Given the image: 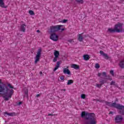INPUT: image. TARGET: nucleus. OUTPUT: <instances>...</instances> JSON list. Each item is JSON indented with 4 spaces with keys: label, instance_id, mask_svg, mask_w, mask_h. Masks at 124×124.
Here are the masks:
<instances>
[{
    "label": "nucleus",
    "instance_id": "1",
    "mask_svg": "<svg viewBox=\"0 0 124 124\" xmlns=\"http://www.w3.org/2000/svg\"><path fill=\"white\" fill-rule=\"evenodd\" d=\"M14 89V87L10 83L6 85L1 81V79H0V95L2 94V98H4V100L6 101H8L9 98H11L12 94H13V89Z\"/></svg>",
    "mask_w": 124,
    "mask_h": 124
},
{
    "label": "nucleus",
    "instance_id": "2",
    "mask_svg": "<svg viewBox=\"0 0 124 124\" xmlns=\"http://www.w3.org/2000/svg\"><path fill=\"white\" fill-rule=\"evenodd\" d=\"M81 117L84 119L85 124H96V118L94 113L82 111Z\"/></svg>",
    "mask_w": 124,
    "mask_h": 124
},
{
    "label": "nucleus",
    "instance_id": "3",
    "mask_svg": "<svg viewBox=\"0 0 124 124\" xmlns=\"http://www.w3.org/2000/svg\"><path fill=\"white\" fill-rule=\"evenodd\" d=\"M98 77H100L102 75V77H101V78L104 79H100V84H97L96 86L97 88H101L102 85H104L106 83H107L108 80H109V77L107 75V74L105 72H103L102 74L100 73H98Z\"/></svg>",
    "mask_w": 124,
    "mask_h": 124
},
{
    "label": "nucleus",
    "instance_id": "4",
    "mask_svg": "<svg viewBox=\"0 0 124 124\" xmlns=\"http://www.w3.org/2000/svg\"><path fill=\"white\" fill-rule=\"evenodd\" d=\"M124 26V24L118 23L115 25L114 29H109V32H124V29L123 26Z\"/></svg>",
    "mask_w": 124,
    "mask_h": 124
},
{
    "label": "nucleus",
    "instance_id": "5",
    "mask_svg": "<svg viewBox=\"0 0 124 124\" xmlns=\"http://www.w3.org/2000/svg\"><path fill=\"white\" fill-rule=\"evenodd\" d=\"M63 27V25H59L56 26H52L50 28V33H56L57 31L61 30V28Z\"/></svg>",
    "mask_w": 124,
    "mask_h": 124
},
{
    "label": "nucleus",
    "instance_id": "6",
    "mask_svg": "<svg viewBox=\"0 0 124 124\" xmlns=\"http://www.w3.org/2000/svg\"><path fill=\"white\" fill-rule=\"evenodd\" d=\"M41 52H42V49L40 48L37 51V54L35 57V63H37V62H39L40 60V57H41Z\"/></svg>",
    "mask_w": 124,
    "mask_h": 124
},
{
    "label": "nucleus",
    "instance_id": "7",
    "mask_svg": "<svg viewBox=\"0 0 124 124\" xmlns=\"http://www.w3.org/2000/svg\"><path fill=\"white\" fill-rule=\"evenodd\" d=\"M50 38L53 41H57L59 40V36L56 33H51Z\"/></svg>",
    "mask_w": 124,
    "mask_h": 124
},
{
    "label": "nucleus",
    "instance_id": "8",
    "mask_svg": "<svg viewBox=\"0 0 124 124\" xmlns=\"http://www.w3.org/2000/svg\"><path fill=\"white\" fill-rule=\"evenodd\" d=\"M111 106H112V107H115V108H117V109H119V110H122V109H124V106L116 103H112L111 104Z\"/></svg>",
    "mask_w": 124,
    "mask_h": 124
},
{
    "label": "nucleus",
    "instance_id": "9",
    "mask_svg": "<svg viewBox=\"0 0 124 124\" xmlns=\"http://www.w3.org/2000/svg\"><path fill=\"white\" fill-rule=\"evenodd\" d=\"M123 119L124 118H123V117H122V116L117 115L115 119V123H122V122H123Z\"/></svg>",
    "mask_w": 124,
    "mask_h": 124
},
{
    "label": "nucleus",
    "instance_id": "10",
    "mask_svg": "<svg viewBox=\"0 0 124 124\" xmlns=\"http://www.w3.org/2000/svg\"><path fill=\"white\" fill-rule=\"evenodd\" d=\"M100 55H101V56H102L104 59H105L106 60H108L109 59V56H108V55H107V54L104 53V52H103V51L102 50H100Z\"/></svg>",
    "mask_w": 124,
    "mask_h": 124
},
{
    "label": "nucleus",
    "instance_id": "11",
    "mask_svg": "<svg viewBox=\"0 0 124 124\" xmlns=\"http://www.w3.org/2000/svg\"><path fill=\"white\" fill-rule=\"evenodd\" d=\"M63 72L64 74H68V75H70L71 74L70 71L69 70V69L66 68H64L63 69Z\"/></svg>",
    "mask_w": 124,
    "mask_h": 124
},
{
    "label": "nucleus",
    "instance_id": "12",
    "mask_svg": "<svg viewBox=\"0 0 124 124\" xmlns=\"http://www.w3.org/2000/svg\"><path fill=\"white\" fill-rule=\"evenodd\" d=\"M94 101H98L99 102H103L104 103H105V105H109V102H107L105 101H102L101 100H99V99H94L93 100Z\"/></svg>",
    "mask_w": 124,
    "mask_h": 124
},
{
    "label": "nucleus",
    "instance_id": "13",
    "mask_svg": "<svg viewBox=\"0 0 124 124\" xmlns=\"http://www.w3.org/2000/svg\"><path fill=\"white\" fill-rule=\"evenodd\" d=\"M26 27H27V25H26L25 24L21 25L20 27V31L24 32V31H26Z\"/></svg>",
    "mask_w": 124,
    "mask_h": 124
},
{
    "label": "nucleus",
    "instance_id": "14",
    "mask_svg": "<svg viewBox=\"0 0 124 124\" xmlns=\"http://www.w3.org/2000/svg\"><path fill=\"white\" fill-rule=\"evenodd\" d=\"M0 6L2 8H7V6H5L3 1H0Z\"/></svg>",
    "mask_w": 124,
    "mask_h": 124
},
{
    "label": "nucleus",
    "instance_id": "15",
    "mask_svg": "<svg viewBox=\"0 0 124 124\" xmlns=\"http://www.w3.org/2000/svg\"><path fill=\"white\" fill-rule=\"evenodd\" d=\"M71 67L72 68H74V69H79V68H80V66L76 64H72Z\"/></svg>",
    "mask_w": 124,
    "mask_h": 124
},
{
    "label": "nucleus",
    "instance_id": "16",
    "mask_svg": "<svg viewBox=\"0 0 124 124\" xmlns=\"http://www.w3.org/2000/svg\"><path fill=\"white\" fill-rule=\"evenodd\" d=\"M119 66L121 68H124V59L121 60L119 63Z\"/></svg>",
    "mask_w": 124,
    "mask_h": 124
},
{
    "label": "nucleus",
    "instance_id": "17",
    "mask_svg": "<svg viewBox=\"0 0 124 124\" xmlns=\"http://www.w3.org/2000/svg\"><path fill=\"white\" fill-rule=\"evenodd\" d=\"M82 34H83V33L78 34V40L80 42H82V41H83V39H84V38H83V36H82Z\"/></svg>",
    "mask_w": 124,
    "mask_h": 124
},
{
    "label": "nucleus",
    "instance_id": "18",
    "mask_svg": "<svg viewBox=\"0 0 124 124\" xmlns=\"http://www.w3.org/2000/svg\"><path fill=\"white\" fill-rule=\"evenodd\" d=\"M83 59L84 61H89L90 60V56L88 54L83 55Z\"/></svg>",
    "mask_w": 124,
    "mask_h": 124
},
{
    "label": "nucleus",
    "instance_id": "19",
    "mask_svg": "<svg viewBox=\"0 0 124 124\" xmlns=\"http://www.w3.org/2000/svg\"><path fill=\"white\" fill-rule=\"evenodd\" d=\"M54 55L55 57L59 58V56H60V52H59L58 50H55Z\"/></svg>",
    "mask_w": 124,
    "mask_h": 124
},
{
    "label": "nucleus",
    "instance_id": "20",
    "mask_svg": "<svg viewBox=\"0 0 124 124\" xmlns=\"http://www.w3.org/2000/svg\"><path fill=\"white\" fill-rule=\"evenodd\" d=\"M5 115H8V116H10L11 117H12V116H13V113L5 112H4V116H5Z\"/></svg>",
    "mask_w": 124,
    "mask_h": 124
},
{
    "label": "nucleus",
    "instance_id": "21",
    "mask_svg": "<svg viewBox=\"0 0 124 124\" xmlns=\"http://www.w3.org/2000/svg\"><path fill=\"white\" fill-rule=\"evenodd\" d=\"M74 81L72 79H70L69 80H68V82H67V85H71V84H73L74 83Z\"/></svg>",
    "mask_w": 124,
    "mask_h": 124
},
{
    "label": "nucleus",
    "instance_id": "22",
    "mask_svg": "<svg viewBox=\"0 0 124 124\" xmlns=\"http://www.w3.org/2000/svg\"><path fill=\"white\" fill-rule=\"evenodd\" d=\"M76 1H77L78 3H81V4H83L84 3V1L83 0H76Z\"/></svg>",
    "mask_w": 124,
    "mask_h": 124
},
{
    "label": "nucleus",
    "instance_id": "23",
    "mask_svg": "<svg viewBox=\"0 0 124 124\" xmlns=\"http://www.w3.org/2000/svg\"><path fill=\"white\" fill-rule=\"evenodd\" d=\"M109 73L111 75V76H112L113 77H114V76H115V73H114V71L113 70H110L109 71Z\"/></svg>",
    "mask_w": 124,
    "mask_h": 124
},
{
    "label": "nucleus",
    "instance_id": "24",
    "mask_svg": "<svg viewBox=\"0 0 124 124\" xmlns=\"http://www.w3.org/2000/svg\"><path fill=\"white\" fill-rule=\"evenodd\" d=\"M110 85L111 86H115L116 85V82H115V81H112L110 82Z\"/></svg>",
    "mask_w": 124,
    "mask_h": 124
},
{
    "label": "nucleus",
    "instance_id": "25",
    "mask_svg": "<svg viewBox=\"0 0 124 124\" xmlns=\"http://www.w3.org/2000/svg\"><path fill=\"white\" fill-rule=\"evenodd\" d=\"M29 14L30 15H34V12H33V11L30 10Z\"/></svg>",
    "mask_w": 124,
    "mask_h": 124
},
{
    "label": "nucleus",
    "instance_id": "26",
    "mask_svg": "<svg viewBox=\"0 0 124 124\" xmlns=\"http://www.w3.org/2000/svg\"><path fill=\"white\" fill-rule=\"evenodd\" d=\"M58 58H59V57H57L55 56V57L53 60V62H57L58 61Z\"/></svg>",
    "mask_w": 124,
    "mask_h": 124
},
{
    "label": "nucleus",
    "instance_id": "27",
    "mask_svg": "<svg viewBox=\"0 0 124 124\" xmlns=\"http://www.w3.org/2000/svg\"><path fill=\"white\" fill-rule=\"evenodd\" d=\"M95 68H97V69H98V68H99V67H100V65H99V64L98 63H96L95 65Z\"/></svg>",
    "mask_w": 124,
    "mask_h": 124
},
{
    "label": "nucleus",
    "instance_id": "28",
    "mask_svg": "<svg viewBox=\"0 0 124 124\" xmlns=\"http://www.w3.org/2000/svg\"><path fill=\"white\" fill-rule=\"evenodd\" d=\"M81 98H82V99H85L86 98V95L85 94H81Z\"/></svg>",
    "mask_w": 124,
    "mask_h": 124
},
{
    "label": "nucleus",
    "instance_id": "29",
    "mask_svg": "<svg viewBox=\"0 0 124 124\" xmlns=\"http://www.w3.org/2000/svg\"><path fill=\"white\" fill-rule=\"evenodd\" d=\"M60 64H61V62H60V61L57 62L56 63V66H57V67H60Z\"/></svg>",
    "mask_w": 124,
    "mask_h": 124
},
{
    "label": "nucleus",
    "instance_id": "30",
    "mask_svg": "<svg viewBox=\"0 0 124 124\" xmlns=\"http://www.w3.org/2000/svg\"><path fill=\"white\" fill-rule=\"evenodd\" d=\"M68 20L67 19H64L62 21H60L61 22V23H63V24L66 23V22H67Z\"/></svg>",
    "mask_w": 124,
    "mask_h": 124
},
{
    "label": "nucleus",
    "instance_id": "31",
    "mask_svg": "<svg viewBox=\"0 0 124 124\" xmlns=\"http://www.w3.org/2000/svg\"><path fill=\"white\" fill-rule=\"evenodd\" d=\"M24 93L25 94H26V95H28L29 93V91H28V90H26L25 91H24Z\"/></svg>",
    "mask_w": 124,
    "mask_h": 124
},
{
    "label": "nucleus",
    "instance_id": "32",
    "mask_svg": "<svg viewBox=\"0 0 124 124\" xmlns=\"http://www.w3.org/2000/svg\"><path fill=\"white\" fill-rule=\"evenodd\" d=\"M58 68H59V67H57V66H56V67L54 68L53 69V71H56V70H57V69H58Z\"/></svg>",
    "mask_w": 124,
    "mask_h": 124
},
{
    "label": "nucleus",
    "instance_id": "33",
    "mask_svg": "<svg viewBox=\"0 0 124 124\" xmlns=\"http://www.w3.org/2000/svg\"><path fill=\"white\" fill-rule=\"evenodd\" d=\"M119 2H120V3H124V0H119Z\"/></svg>",
    "mask_w": 124,
    "mask_h": 124
},
{
    "label": "nucleus",
    "instance_id": "34",
    "mask_svg": "<svg viewBox=\"0 0 124 124\" xmlns=\"http://www.w3.org/2000/svg\"><path fill=\"white\" fill-rule=\"evenodd\" d=\"M60 79H61V80H63V81H64V77H63V76L61 77Z\"/></svg>",
    "mask_w": 124,
    "mask_h": 124
},
{
    "label": "nucleus",
    "instance_id": "35",
    "mask_svg": "<svg viewBox=\"0 0 124 124\" xmlns=\"http://www.w3.org/2000/svg\"><path fill=\"white\" fill-rule=\"evenodd\" d=\"M68 42H70V43H72V42H74L73 40L71 39L68 41Z\"/></svg>",
    "mask_w": 124,
    "mask_h": 124
},
{
    "label": "nucleus",
    "instance_id": "36",
    "mask_svg": "<svg viewBox=\"0 0 124 124\" xmlns=\"http://www.w3.org/2000/svg\"><path fill=\"white\" fill-rule=\"evenodd\" d=\"M48 116H56V115H55V114H54L53 113H51V114H48Z\"/></svg>",
    "mask_w": 124,
    "mask_h": 124
},
{
    "label": "nucleus",
    "instance_id": "37",
    "mask_svg": "<svg viewBox=\"0 0 124 124\" xmlns=\"http://www.w3.org/2000/svg\"><path fill=\"white\" fill-rule=\"evenodd\" d=\"M120 113L121 114V115H124V111H120Z\"/></svg>",
    "mask_w": 124,
    "mask_h": 124
},
{
    "label": "nucleus",
    "instance_id": "38",
    "mask_svg": "<svg viewBox=\"0 0 124 124\" xmlns=\"http://www.w3.org/2000/svg\"><path fill=\"white\" fill-rule=\"evenodd\" d=\"M22 104V102H19L17 105H21Z\"/></svg>",
    "mask_w": 124,
    "mask_h": 124
},
{
    "label": "nucleus",
    "instance_id": "39",
    "mask_svg": "<svg viewBox=\"0 0 124 124\" xmlns=\"http://www.w3.org/2000/svg\"><path fill=\"white\" fill-rule=\"evenodd\" d=\"M65 29L64 28H62V29H61V31H65Z\"/></svg>",
    "mask_w": 124,
    "mask_h": 124
},
{
    "label": "nucleus",
    "instance_id": "40",
    "mask_svg": "<svg viewBox=\"0 0 124 124\" xmlns=\"http://www.w3.org/2000/svg\"><path fill=\"white\" fill-rule=\"evenodd\" d=\"M39 96H40V94H38L36 95L37 97H38Z\"/></svg>",
    "mask_w": 124,
    "mask_h": 124
},
{
    "label": "nucleus",
    "instance_id": "41",
    "mask_svg": "<svg viewBox=\"0 0 124 124\" xmlns=\"http://www.w3.org/2000/svg\"><path fill=\"white\" fill-rule=\"evenodd\" d=\"M109 114H111V115H113V113L112 111L109 112Z\"/></svg>",
    "mask_w": 124,
    "mask_h": 124
},
{
    "label": "nucleus",
    "instance_id": "42",
    "mask_svg": "<svg viewBox=\"0 0 124 124\" xmlns=\"http://www.w3.org/2000/svg\"><path fill=\"white\" fill-rule=\"evenodd\" d=\"M40 75H42V72H40Z\"/></svg>",
    "mask_w": 124,
    "mask_h": 124
},
{
    "label": "nucleus",
    "instance_id": "43",
    "mask_svg": "<svg viewBox=\"0 0 124 124\" xmlns=\"http://www.w3.org/2000/svg\"><path fill=\"white\" fill-rule=\"evenodd\" d=\"M37 32H40V31L39 30H37Z\"/></svg>",
    "mask_w": 124,
    "mask_h": 124
},
{
    "label": "nucleus",
    "instance_id": "44",
    "mask_svg": "<svg viewBox=\"0 0 124 124\" xmlns=\"http://www.w3.org/2000/svg\"><path fill=\"white\" fill-rule=\"evenodd\" d=\"M62 91H64V92H65L66 90L65 89H63Z\"/></svg>",
    "mask_w": 124,
    "mask_h": 124
},
{
    "label": "nucleus",
    "instance_id": "45",
    "mask_svg": "<svg viewBox=\"0 0 124 124\" xmlns=\"http://www.w3.org/2000/svg\"><path fill=\"white\" fill-rule=\"evenodd\" d=\"M0 1H3V0H0Z\"/></svg>",
    "mask_w": 124,
    "mask_h": 124
},
{
    "label": "nucleus",
    "instance_id": "46",
    "mask_svg": "<svg viewBox=\"0 0 124 124\" xmlns=\"http://www.w3.org/2000/svg\"><path fill=\"white\" fill-rule=\"evenodd\" d=\"M108 31H109V29H108Z\"/></svg>",
    "mask_w": 124,
    "mask_h": 124
}]
</instances>
